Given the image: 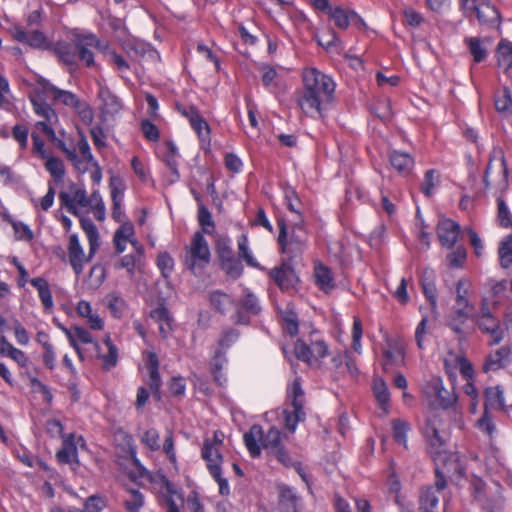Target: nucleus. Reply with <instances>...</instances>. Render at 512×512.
Here are the masks:
<instances>
[{
    "label": "nucleus",
    "mask_w": 512,
    "mask_h": 512,
    "mask_svg": "<svg viewBox=\"0 0 512 512\" xmlns=\"http://www.w3.org/2000/svg\"><path fill=\"white\" fill-rule=\"evenodd\" d=\"M335 87L330 76L315 68L305 69L303 89L297 99L300 109L309 117H322L333 101Z\"/></svg>",
    "instance_id": "1"
},
{
    "label": "nucleus",
    "mask_w": 512,
    "mask_h": 512,
    "mask_svg": "<svg viewBox=\"0 0 512 512\" xmlns=\"http://www.w3.org/2000/svg\"><path fill=\"white\" fill-rule=\"evenodd\" d=\"M244 443L252 457H258L265 449L284 465H290L291 459L281 444V432L271 427L266 433L259 425H253L243 436Z\"/></svg>",
    "instance_id": "2"
},
{
    "label": "nucleus",
    "mask_w": 512,
    "mask_h": 512,
    "mask_svg": "<svg viewBox=\"0 0 512 512\" xmlns=\"http://www.w3.org/2000/svg\"><path fill=\"white\" fill-rule=\"evenodd\" d=\"M81 227L89 242V254H85L76 234L70 236L68 245L69 262L76 275L82 273L84 265L91 261L100 245L98 230L91 220L81 219Z\"/></svg>",
    "instance_id": "3"
},
{
    "label": "nucleus",
    "mask_w": 512,
    "mask_h": 512,
    "mask_svg": "<svg viewBox=\"0 0 512 512\" xmlns=\"http://www.w3.org/2000/svg\"><path fill=\"white\" fill-rule=\"evenodd\" d=\"M295 357L307 363L310 367L320 368L322 359L329 354L327 344L316 336V332L310 334L309 339H298L294 345Z\"/></svg>",
    "instance_id": "4"
},
{
    "label": "nucleus",
    "mask_w": 512,
    "mask_h": 512,
    "mask_svg": "<svg viewBox=\"0 0 512 512\" xmlns=\"http://www.w3.org/2000/svg\"><path fill=\"white\" fill-rule=\"evenodd\" d=\"M210 262L208 243L200 232H196L187 248L185 263L187 267L197 274Z\"/></svg>",
    "instance_id": "5"
},
{
    "label": "nucleus",
    "mask_w": 512,
    "mask_h": 512,
    "mask_svg": "<svg viewBox=\"0 0 512 512\" xmlns=\"http://www.w3.org/2000/svg\"><path fill=\"white\" fill-rule=\"evenodd\" d=\"M289 397L291 398L292 410L284 411V420L286 428L294 433L299 422H303L306 418L304 411V391L301 389L299 382L294 381L289 388Z\"/></svg>",
    "instance_id": "6"
},
{
    "label": "nucleus",
    "mask_w": 512,
    "mask_h": 512,
    "mask_svg": "<svg viewBox=\"0 0 512 512\" xmlns=\"http://www.w3.org/2000/svg\"><path fill=\"white\" fill-rule=\"evenodd\" d=\"M423 393L430 400L432 405L447 409L457 400L453 391L444 387L443 381L439 377L431 378L423 387Z\"/></svg>",
    "instance_id": "7"
},
{
    "label": "nucleus",
    "mask_w": 512,
    "mask_h": 512,
    "mask_svg": "<svg viewBox=\"0 0 512 512\" xmlns=\"http://www.w3.org/2000/svg\"><path fill=\"white\" fill-rule=\"evenodd\" d=\"M74 46L77 50L78 56L87 66L94 64V56L92 48L104 52L108 49V44L100 41L92 33H76L73 38Z\"/></svg>",
    "instance_id": "8"
},
{
    "label": "nucleus",
    "mask_w": 512,
    "mask_h": 512,
    "mask_svg": "<svg viewBox=\"0 0 512 512\" xmlns=\"http://www.w3.org/2000/svg\"><path fill=\"white\" fill-rule=\"evenodd\" d=\"M307 235L302 226H295L289 234H287L286 226L283 221L279 222L278 242L283 252L292 256L299 254L305 246Z\"/></svg>",
    "instance_id": "9"
},
{
    "label": "nucleus",
    "mask_w": 512,
    "mask_h": 512,
    "mask_svg": "<svg viewBox=\"0 0 512 512\" xmlns=\"http://www.w3.org/2000/svg\"><path fill=\"white\" fill-rule=\"evenodd\" d=\"M499 159L496 164H493V158H490L489 164L484 175V184L486 189L495 188L503 192L508 187V169L505 157L502 153L498 152Z\"/></svg>",
    "instance_id": "10"
},
{
    "label": "nucleus",
    "mask_w": 512,
    "mask_h": 512,
    "mask_svg": "<svg viewBox=\"0 0 512 512\" xmlns=\"http://www.w3.org/2000/svg\"><path fill=\"white\" fill-rule=\"evenodd\" d=\"M477 322L481 331L490 335L489 345H497L502 341L503 331L500 329V322L492 315L486 297L482 299L480 316Z\"/></svg>",
    "instance_id": "11"
},
{
    "label": "nucleus",
    "mask_w": 512,
    "mask_h": 512,
    "mask_svg": "<svg viewBox=\"0 0 512 512\" xmlns=\"http://www.w3.org/2000/svg\"><path fill=\"white\" fill-rule=\"evenodd\" d=\"M423 432L434 453L441 456V453L444 451L446 432L440 415L434 414L429 417L426 420Z\"/></svg>",
    "instance_id": "12"
},
{
    "label": "nucleus",
    "mask_w": 512,
    "mask_h": 512,
    "mask_svg": "<svg viewBox=\"0 0 512 512\" xmlns=\"http://www.w3.org/2000/svg\"><path fill=\"white\" fill-rule=\"evenodd\" d=\"M471 284L466 279H459L456 284L455 314L465 322L474 312V306L469 301Z\"/></svg>",
    "instance_id": "13"
},
{
    "label": "nucleus",
    "mask_w": 512,
    "mask_h": 512,
    "mask_svg": "<svg viewBox=\"0 0 512 512\" xmlns=\"http://www.w3.org/2000/svg\"><path fill=\"white\" fill-rule=\"evenodd\" d=\"M511 361V349L508 346H502L487 355L483 364V371L486 373L496 372L507 367Z\"/></svg>",
    "instance_id": "14"
},
{
    "label": "nucleus",
    "mask_w": 512,
    "mask_h": 512,
    "mask_svg": "<svg viewBox=\"0 0 512 512\" xmlns=\"http://www.w3.org/2000/svg\"><path fill=\"white\" fill-rule=\"evenodd\" d=\"M446 487V481L438 477L432 487L424 489L420 496V512H437L439 496Z\"/></svg>",
    "instance_id": "15"
},
{
    "label": "nucleus",
    "mask_w": 512,
    "mask_h": 512,
    "mask_svg": "<svg viewBox=\"0 0 512 512\" xmlns=\"http://www.w3.org/2000/svg\"><path fill=\"white\" fill-rule=\"evenodd\" d=\"M59 198L62 205L73 215L78 214L76 204L86 207V191L74 183L69 185L68 192H61Z\"/></svg>",
    "instance_id": "16"
},
{
    "label": "nucleus",
    "mask_w": 512,
    "mask_h": 512,
    "mask_svg": "<svg viewBox=\"0 0 512 512\" xmlns=\"http://www.w3.org/2000/svg\"><path fill=\"white\" fill-rule=\"evenodd\" d=\"M178 110L183 116H185L189 120L191 127L197 133L199 138L202 141H209V125L205 121V119L199 114L197 109L193 106H189L179 107Z\"/></svg>",
    "instance_id": "17"
},
{
    "label": "nucleus",
    "mask_w": 512,
    "mask_h": 512,
    "mask_svg": "<svg viewBox=\"0 0 512 512\" xmlns=\"http://www.w3.org/2000/svg\"><path fill=\"white\" fill-rule=\"evenodd\" d=\"M460 233V226L451 219L443 218L439 221L437 226V236L442 244L446 248H452L457 240Z\"/></svg>",
    "instance_id": "18"
},
{
    "label": "nucleus",
    "mask_w": 512,
    "mask_h": 512,
    "mask_svg": "<svg viewBox=\"0 0 512 512\" xmlns=\"http://www.w3.org/2000/svg\"><path fill=\"white\" fill-rule=\"evenodd\" d=\"M62 331L64 332V334L66 335L70 342V345L75 349L80 358H83V355L78 345V342H81L83 344L92 343L94 344L95 350L98 353H100L99 345L93 342L92 335L86 329L79 326H74L71 328L62 327Z\"/></svg>",
    "instance_id": "19"
},
{
    "label": "nucleus",
    "mask_w": 512,
    "mask_h": 512,
    "mask_svg": "<svg viewBox=\"0 0 512 512\" xmlns=\"http://www.w3.org/2000/svg\"><path fill=\"white\" fill-rule=\"evenodd\" d=\"M155 485L157 486L159 493L163 496L165 503L168 506V512H179L175 498H178L181 502L183 499L175 489L174 485L165 476H160L155 481Z\"/></svg>",
    "instance_id": "20"
},
{
    "label": "nucleus",
    "mask_w": 512,
    "mask_h": 512,
    "mask_svg": "<svg viewBox=\"0 0 512 512\" xmlns=\"http://www.w3.org/2000/svg\"><path fill=\"white\" fill-rule=\"evenodd\" d=\"M12 35L18 42L28 44L33 48L45 49L48 47L46 37L39 30L25 31L21 27H15Z\"/></svg>",
    "instance_id": "21"
},
{
    "label": "nucleus",
    "mask_w": 512,
    "mask_h": 512,
    "mask_svg": "<svg viewBox=\"0 0 512 512\" xmlns=\"http://www.w3.org/2000/svg\"><path fill=\"white\" fill-rule=\"evenodd\" d=\"M271 277L279 288L283 291L293 289L298 282V276L295 271L288 265H282L270 272Z\"/></svg>",
    "instance_id": "22"
},
{
    "label": "nucleus",
    "mask_w": 512,
    "mask_h": 512,
    "mask_svg": "<svg viewBox=\"0 0 512 512\" xmlns=\"http://www.w3.org/2000/svg\"><path fill=\"white\" fill-rule=\"evenodd\" d=\"M98 98L100 100V109L102 114L112 116L118 113L122 105L117 98L106 86L99 84Z\"/></svg>",
    "instance_id": "23"
},
{
    "label": "nucleus",
    "mask_w": 512,
    "mask_h": 512,
    "mask_svg": "<svg viewBox=\"0 0 512 512\" xmlns=\"http://www.w3.org/2000/svg\"><path fill=\"white\" fill-rule=\"evenodd\" d=\"M280 512H298V496L291 487L278 485Z\"/></svg>",
    "instance_id": "24"
},
{
    "label": "nucleus",
    "mask_w": 512,
    "mask_h": 512,
    "mask_svg": "<svg viewBox=\"0 0 512 512\" xmlns=\"http://www.w3.org/2000/svg\"><path fill=\"white\" fill-rule=\"evenodd\" d=\"M473 10L477 13V18L480 23L487 25L498 24L500 21V14L498 10L489 2H480L473 6Z\"/></svg>",
    "instance_id": "25"
},
{
    "label": "nucleus",
    "mask_w": 512,
    "mask_h": 512,
    "mask_svg": "<svg viewBox=\"0 0 512 512\" xmlns=\"http://www.w3.org/2000/svg\"><path fill=\"white\" fill-rule=\"evenodd\" d=\"M314 277L316 284L324 292L331 291L335 286L332 271L322 263L315 264Z\"/></svg>",
    "instance_id": "26"
},
{
    "label": "nucleus",
    "mask_w": 512,
    "mask_h": 512,
    "mask_svg": "<svg viewBox=\"0 0 512 512\" xmlns=\"http://www.w3.org/2000/svg\"><path fill=\"white\" fill-rule=\"evenodd\" d=\"M496 56L499 68L505 73L512 70V42L501 40L497 46Z\"/></svg>",
    "instance_id": "27"
},
{
    "label": "nucleus",
    "mask_w": 512,
    "mask_h": 512,
    "mask_svg": "<svg viewBox=\"0 0 512 512\" xmlns=\"http://www.w3.org/2000/svg\"><path fill=\"white\" fill-rule=\"evenodd\" d=\"M385 362L383 363L384 370L388 366L403 362L404 359V345L400 341L388 342V348L384 351Z\"/></svg>",
    "instance_id": "28"
},
{
    "label": "nucleus",
    "mask_w": 512,
    "mask_h": 512,
    "mask_svg": "<svg viewBox=\"0 0 512 512\" xmlns=\"http://www.w3.org/2000/svg\"><path fill=\"white\" fill-rule=\"evenodd\" d=\"M73 437L74 435L70 434L63 440V447L56 455L59 462L65 464L78 463L77 446L73 441Z\"/></svg>",
    "instance_id": "29"
},
{
    "label": "nucleus",
    "mask_w": 512,
    "mask_h": 512,
    "mask_svg": "<svg viewBox=\"0 0 512 512\" xmlns=\"http://www.w3.org/2000/svg\"><path fill=\"white\" fill-rule=\"evenodd\" d=\"M390 163L396 171L403 174H408L414 166L413 158L408 153L400 151L391 152Z\"/></svg>",
    "instance_id": "30"
},
{
    "label": "nucleus",
    "mask_w": 512,
    "mask_h": 512,
    "mask_svg": "<svg viewBox=\"0 0 512 512\" xmlns=\"http://www.w3.org/2000/svg\"><path fill=\"white\" fill-rule=\"evenodd\" d=\"M505 406L503 390L499 386L488 387L485 390V411L489 409L502 410Z\"/></svg>",
    "instance_id": "31"
},
{
    "label": "nucleus",
    "mask_w": 512,
    "mask_h": 512,
    "mask_svg": "<svg viewBox=\"0 0 512 512\" xmlns=\"http://www.w3.org/2000/svg\"><path fill=\"white\" fill-rule=\"evenodd\" d=\"M328 16L339 29L343 30L347 29L353 20L359 19L355 12H348L339 6L330 9Z\"/></svg>",
    "instance_id": "32"
},
{
    "label": "nucleus",
    "mask_w": 512,
    "mask_h": 512,
    "mask_svg": "<svg viewBox=\"0 0 512 512\" xmlns=\"http://www.w3.org/2000/svg\"><path fill=\"white\" fill-rule=\"evenodd\" d=\"M201 454L207 463L209 472H211V467L213 466L221 467L223 457L220 453V447H217L216 444H210L209 440H206L204 442Z\"/></svg>",
    "instance_id": "33"
},
{
    "label": "nucleus",
    "mask_w": 512,
    "mask_h": 512,
    "mask_svg": "<svg viewBox=\"0 0 512 512\" xmlns=\"http://www.w3.org/2000/svg\"><path fill=\"white\" fill-rule=\"evenodd\" d=\"M77 313L86 318L91 329L102 330L104 327L103 320L98 314L93 313L92 307L87 301H80L77 304Z\"/></svg>",
    "instance_id": "34"
},
{
    "label": "nucleus",
    "mask_w": 512,
    "mask_h": 512,
    "mask_svg": "<svg viewBox=\"0 0 512 512\" xmlns=\"http://www.w3.org/2000/svg\"><path fill=\"white\" fill-rule=\"evenodd\" d=\"M222 268L228 276L237 279L243 272L241 263L233 257L232 251H227V257L222 254Z\"/></svg>",
    "instance_id": "35"
},
{
    "label": "nucleus",
    "mask_w": 512,
    "mask_h": 512,
    "mask_svg": "<svg viewBox=\"0 0 512 512\" xmlns=\"http://www.w3.org/2000/svg\"><path fill=\"white\" fill-rule=\"evenodd\" d=\"M47 91H49L52 96H53V99L55 101H58L66 106H69L71 108H75L78 103L81 101L75 94H73L72 92L70 91H66V90H61V89H58L54 86H49L47 88Z\"/></svg>",
    "instance_id": "36"
},
{
    "label": "nucleus",
    "mask_w": 512,
    "mask_h": 512,
    "mask_svg": "<svg viewBox=\"0 0 512 512\" xmlns=\"http://www.w3.org/2000/svg\"><path fill=\"white\" fill-rule=\"evenodd\" d=\"M123 48L126 51L127 55L135 61L141 60L147 54H153V51L150 50L149 46L140 42H128L123 45Z\"/></svg>",
    "instance_id": "37"
},
{
    "label": "nucleus",
    "mask_w": 512,
    "mask_h": 512,
    "mask_svg": "<svg viewBox=\"0 0 512 512\" xmlns=\"http://www.w3.org/2000/svg\"><path fill=\"white\" fill-rule=\"evenodd\" d=\"M373 392L375 397L381 407L384 409V412L387 413L386 405L390 400V393L385 381L380 377H375L373 381Z\"/></svg>",
    "instance_id": "38"
},
{
    "label": "nucleus",
    "mask_w": 512,
    "mask_h": 512,
    "mask_svg": "<svg viewBox=\"0 0 512 512\" xmlns=\"http://www.w3.org/2000/svg\"><path fill=\"white\" fill-rule=\"evenodd\" d=\"M500 265L509 268L512 265V235L506 236L500 243L499 249Z\"/></svg>",
    "instance_id": "39"
},
{
    "label": "nucleus",
    "mask_w": 512,
    "mask_h": 512,
    "mask_svg": "<svg viewBox=\"0 0 512 512\" xmlns=\"http://www.w3.org/2000/svg\"><path fill=\"white\" fill-rule=\"evenodd\" d=\"M465 42L468 45L469 51L472 54L475 62H482L486 58L487 49L481 39L470 37L466 38Z\"/></svg>",
    "instance_id": "40"
},
{
    "label": "nucleus",
    "mask_w": 512,
    "mask_h": 512,
    "mask_svg": "<svg viewBox=\"0 0 512 512\" xmlns=\"http://www.w3.org/2000/svg\"><path fill=\"white\" fill-rule=\"evenodd\" d=\"M410 430L408 422L401 419H394L392 421V432L395 441L404 447H407V433Z\"/></svg>",
    "instance_id": "41"
},
{
    "label": "nucleus",
    "mask_w": 512,
    "mask_h": 512,
    "mask_svg": "<svg viewBox=\"0 0 512 512\" xmlns=\"http://www.w3.org/2000/svg\"><path fill=\"white\" fill-rule=\"evenodd\" d=\"M210 302L221 313H225L233 306L232 298L220 291H214L210 294Z\"/></svg>",
    "instance_id": "42"
},
{
    "label": "nucleus",
    "mask_w": 512,
    "mask_h": 512,
    "mask_svg": "<svg viewBox=\"0 0 512 512\" xmlns=\"http://www.w3.org/2000/svg\"><path fill=\"white\" fill-rule=\"evenodd\" d=\"M431 279L429 277L422 279V289L426 299L429 301L432 311L436 312L437 309V289L433 282V273L431 272Z\"/></svg>",
    "instance_id": "43"
},
{
    "label": "nucleus",
    "mask_w": 512,
    "mask_h": 512,
    "mask_svg": "<svg viewBox=\"0 0 512 512\" xmlns=\"http://www.w3.org/2000/svg\"><path fill=\"white\" fill-rule=\"evenodd\" d=\"M54 51L59 59L65 64L72 65L75 63L76 52L69 44L65 42H58Z\"/></svg>",
    "instance_id": "44"
},
{
    "label": "nucleus",
    "mask_w": 512,
    "mask_h": 512,
    "mask_svg": "<svg viewBox=\"0 0 512 512\" xmlns=\"http://www.w3.org/2000/svg\"><path fill=\"white\" fill-rule=\"evenodd\" d=\"M440 184V176L434 169L428 170L425 173L421 190L426 196H431L433 190Z\"/></svg>",
    "instance_id": "45"
},
{
    "label": "nucleus",
    "mask_w": 512,
    "mask_h": 512,
    "mask_svg": "<svg viewBox=\"0 0 512 512\" xmlns=\"http://www.w3.org/2000/svg\"><path fill=\"white\" fill-rule=\"evenodd\" d=\"M44 160H46L45 167L51 176L57 181L62 180L65 175L63 162L59 158L51 156H48Z\"/></svg>",
    "instance_id": "46"
},
{
    "label": "nucleus",
    "mask_w": 512,
    "mask_h": 512,
    "mask_svg": "<svg viewBox=\"0 0 512 512\" xmlns=\"http://www.w3.org/2000/svg\"><path fill=\"white\" fill-rule=\"evenodd\" d=\"M105 279V268L101 265H94L89 273L87 279V287L91 290H96L101 286Z\"/></svg>",
    "instance_id": "47"
},
{
    "label": "nucleus",
    "mask_w": 512,
    "mask_h": 512,
    "mask_svg": "<svg viewBox=\"0 0 512 512\" xmlns=\"http://www.w3.org/2000/svg\"><path fill=\"white\" fill-rule=\"evenodd\" d=\"M225 353L219 351V350H215V353H214V357L211 361V371L214 375V379L216 382H218L220 385H222L224 382H225V378L222 377V375L220 374V370L222 369V367L224 366V364L226 363V359H225Z\"/></svg>",
    "instance_id": "48"
},
{
    "label": "nucleus",
    "mask_w": 512,
    "mask_h": 512,
    "mask_svg": "<svg viewBox=\"0 0 512 512\" xmlns=\"http://www.w3.org/2000/svg\"><path fill=\"white\" fill-rule=\"evenodd\" d=\"M34 112L43 117L49 123H54L57 121V115L55 111L46 103H42L36 100H32Z\"/></svg>",
    "instance_id": "49"
},
{
    "label": "nucleus",
    "mask_w": 512,
    "mask_h": 512,
    "mask_svg": "<svg viewBox=\"0 0 512 512\" xmlns=\"http://www.w3.org/2000/svg\"><path fill=\"white\" fill-rule=\"evenodd\" d=\"M159 439V432L154 428L146 430L141 436V442L152 451L160 450Z\"/></svg>",
    "instance_id": "50"
},
{
    "label": "nucleus",
    "mask_w": 512,
    "mask_h": 512,
    "mask_svg": "<svg viewBox=\"0 0 512 512\" xmlns=\"http://www.w3.org/2000/svg\"><path fill=\"white\" fill-rule=\"evenodd\" d=\"M9 221L13 227L15 237L17 240L31 241L33 239L34 234L27 224L12 219Z\"/></svg>",
    "instance_id": "51"
},
{
    "label": "nucleus",
    "mask_w": 512,
    "mask_h": 512,
    "mask_svg": "<svg viewBox=\"0 0 512 512\" xmlns=\"http://www.w3.org/2000/svg\"><path fill=\"white\" fill-rule=\"evenodd\" d=\"M495 107L500 113H512V94L507 88L503 90V94L495 100Z\"/></svg>",
    "instance_id": "52"
},
{
    "label": "nucleus",
    "mask_w": 512,
    "mask_h": 512,
    "mask_svg": "<svg viewBox=\"0 0 512 512\" xmlns=\"http://www.w3.org/2000/svg\"><path fill=\"white\" fill-rule=\"evenodd\" d=\"M133 233H134L133 226L129 222L123 223V225L115 232L114 244H115V248L118 253L123 252V247H122L121 241H119V239H121V237L131 239V236L133 235Z\"/></svg>",
    "instance_id": "53"
},
{
    "label": "nucleus",
    "mask_w": 512,
    "mask_h": 512,
    "mask_svg": "<svg viewBox=\"0 0 512 512\" xmlns=\"http://www.w3.org/2000/svg\"><path fill=\"white\" fill-rule=\"evenodd\" d=\"M488 286L490 288V290H489L490 295H489V297H487L488 301L491 299L493 301L492 304L497 305L498 299L506 291V281L505 280H501V281L490 280L488 282Z\"/></svg>",
    "instance_id": "54"
},
{
    "label": "nucleus",
    "mask_w": 512,
    "mask_h": 512,
    "mask_svg": "<svg viewBox=\"0 0 512 512\" xmlns=\"http://www.w3.org/2000/svg\"><path fill=\"white\" fill-rule=\"evenodd\" d=\"M157 266L164 278L169 277L174 268L173 258L166 252L160 253L157 258Z\"/></svg>",
    "instance_id": "55"
},
{
    "label": "nucleus",
    "mask_w": 512,
    "mask_h": 512,
    "mask_svg": "<svg viewBox=\"0 0 512 512\" xmlns=\"http://www.w3.org/2000/svg\"><path fill=\"white\" fill-rule=\"evenodd\" d=\"M111 197L113 201L112 217L118 222H123L124 213L121 209L122 192L119 191L116 187H112Z\"/></svg>",
    "instance_id": "56"
},
{
    "label": "nucleus",
    "mask_w": 512,
    "mask_h": 512,
    "mask_svg": "<svg viewBox=\"0 0 512 512\" xmlns=\"http://www.w3.org/2000/svg\"><path fill=\"white\" fill-rule=\"evenodd\" d=\"M239 256L246 261L250 266H257V263L252 256L248 247V238L246 235H241L238 239Z\"/></svg>",
    "instance_id": "57"
},
{
    "label": "nucleus",
    "mask_w": 512,
    "mask_h": 512,
    "mask_svg": "<svg viewBox=\"0 0 512 512\" xmlns=\"http://www.w3.org/2000/svg\"><path fill=\"white\" fill-rule=\"evenodd\" d=\"M239 333L236 330L226 331L218 341L217 350L226 353V351L238 340Z\"/></svg>",
    "instance_id": "58"
},
{
    "label": "nucleus",
    "mask_w": 512,
    "mask_h": 512,
    "mask_svg": "<svg viewBox=\"0 0 512 512\" xmlns=\"http://www.w3.org/2000/svg\"><path fill=\"white\" fill-rule=\"evenodd\" d=\"M106 302L111 313L119 317L125 306L124 300L116 293H111L107 295Z\"/></svg>",
    "instance_id": "59"
},
{
    "label": "nucleus",
    "mask_w": 512,
    "mask_h": 512,
    "mask_svg": "<svg viewBox=\"0 0 512 512\" xmlns=\"http://www.w3.org/2000/svg\"><path fill=\"white\" fill-rule=\"evenodd\" d=\"M143 505V495L137 490L130 491V498L125 501V507L128 512H139Z\"/></svg>",
    "instance_id": "60"
},
{
    "label": "nucleus",
    "mask_w": 512,
    "mask_h": 512,
    "mask_svg": "<svg viewBox=\"0 0 512 512\" xmlns=\"http://www.w3.org/2000/svg\"><path fill=\"white\" fill-rule=\"evenodd\" d=\"M240 303L241 307L248 313L257 314L260 311L258 299L249 291H245L244 297L241 299Z\"/></svg>",
    "instance_id": "61"
},
{
    "label": "nucleus",
    "mask_w": 512,
    "mask_h": 512,
    "mask_svg": "<svg viewBox=\"0 0 512 512\" xmlns=\"http://www.w3.org/2000/svg\"><path fill=\"white\" fill-rule=\"evenodd\" d=\"M198 221L205 233H212L214 228V222L212 220L211 213L204 206L199 207L198 211Z\"/></svg>",
    "instance_id": "62"
},
{
    "label": "nucleus",
    "mask_w": 512,
    "mask_h": 512,
    "mask_svg": "<svg viewBox=\"0 0 512 512\" xmlns=\"http://www.w3.org/2000/svg\"><path fill=\"white\" fill-rule=\"evenodd\" d=\"M106 506L104 498L92 495L84 502V509L82 512H101Z\"/></svg>",
    "instance_id": "63"
},
{
    "label": "nucleus",
    "mask_w": 512,
    "mask_h": 512,
    "mask_svg": "<svg viewBox=\"0 0 512 512\" xmlns=\"http://www.w3.org/2000/svg\"><path fill=\"white\" fill-rule=\"evenodd\" d=\"M477 425H478V428L483 433L488 435L490 438L493 437V435L496 431V426H495L493 419L489 415L488 411L484 412L483 416L478 420Z\"/></svg>",
    "instance_id": "64"
}]
</instances>
